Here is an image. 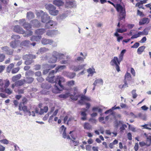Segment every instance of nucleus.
Returning a JSON list of instances; mask_svg holds the SVG:
<instances>
[{
	"label": "nucleus",
	"instance_id": "1",
	"mask_svg": "<svg viewBox=\"0 0 151 151\" xmlns=\"http://www.w3.org/2000/svg\"><path fill=\"white\" fill-rule=\"evenodd\" d=\"M10 85L9 81L7 79L3 80L0 79V90L2 92H5L8 95L11 94L12 91L9 88H7Z\"/></svg>",
	"mask_w": 151,
	"mask_h": 151
},
{
	"label": "nucleus",
	"instance_id": "2",
	"mask_svg": "<svg viewBox=\"0 0 151 151\" xmlns=\"http://www.w3.org/2000/svg\"><path fill=\"white\" fill-rule=\"evenodd\" d=\"M55 76H49L46 78V80L49 82L51 83H55V84L58 83V85L62 88H64V86L61 84L62 83L64 82L65 81V79L60 76H58L55 78Z\"/></svg>",
	"mask_w": 151,
	"mask_h": 151
},
{
	"label": "nucleus",
	"instance_id": "3",
	"mask_svg": "<svg viewBox=\"0 0 151 151\" xmlns=\"http://www.w3.org/2000/svg\"><path fill=\"white\" fill-rule=\"evenodd\" d=\"M115 8L117 12L119 13V20H123L125 21L126 12L124 7L122 6L120 4H116Z\"/></svg>",
	"mask_w": 151,
	"mask_h": 151
},
{
	"label": "nucleus",
	"instance_id": "4",
	"mask_svg": "<svg viewBox=\"0 0 151 151\" xmlns=\"http://www.w3.org/2000/svg\"><path fill=\"white\" fill-rule=\"evenodd\" d=\"M74 92L73 94H70V93H67L65 94H60L59 96V97L60 98H63L66 99L69 96H70V98L73 100L76 101L78 99V95H75L78 91V89L77 87H74Z\"/></svg>",
	"mask_w": 151,
	"mask_h": 151
},
{
	"label": "nucleus",
	"instance_id": "5",
	"mask_svg": "<svg viewBox=\"0 0 151 151\" xmlns=\"http://www.w3.org/2000/svg\"><path fill=\"white\" fill-rule=\"evenodd\" d=\"M36 56L35 55L31 54H26L23 55L22 58L23 60H25L24 64L26 65H29L33 62V59H35Z\"/></svg>",
	"mask_w": 151,
	"mask_h": 151
},
{
	"label": "nucleus",
	"instance_id": "6",
	"mask_svg": "<svg viewBox=\"0 0 151 151\" xmlns=\"http://www.w3.org/2000/svg\"><path fill=\"white\" fill-rule=\"evenodd\" d=\"M22 26L25 29L28 31L27 32V33H26V35H24V37L31 36L32 35L33 32L30 30L32 28V25L30 23L25 22L23 24Z\"/></svg>",
	"mask_w": 151,
	"mask_h": 151
},
{
	"label": "nucleus",
	"instance_id": "7",
	"mask_svg": "<svg viewBox=\"0 0 151 151\" xmlns=\"http://www.w3.org/2000/svg\"><path fill=\"white\" fill-rule=\"evenodd\" d=\"M110 63L112 66L115 65L116 66V69L118 72L120 71V68L119 66V65L120 64V62L117 57H114V58L111 60Z\"/></svg>",
	"mask_w": 151,
	"mask_h": 151
},
{
	"label": "nucleus",
	"instance_id": "8",
	"mask_svg": "<svg viewBox=\"0 0 151 151\" xmlns=\"http://www.w3.org/2000/svg\"><path fill=\"white\" fill-rule=\"evenodd\" d=\"M33 71L32 70H29L27 71L25 73V76L26 77V82L27 83H32L34 81V78L29 76L30 75L33 74Z\"/></svg>",
	"mask_w": 151,
	"mask_h": 151
},
{
	"label": "nucleus",
	"instance_id": "9",
	"mask_svg": "<svg viewBox=\"0 0 151 151\" xmlns=\"http://www.w3.org/2000/svg\"><path fill=\"white\" fill-rule=\"evenodd\" d=\"M19 109L20 111H23L26 115L30 116L31 112L28 109L27 106H22V103H20L19 105Z\"/></svg>",
	"mask_w": 151,
	"mask_h": 151
},
{
	"label": "nucleus",
	"instance_id": "10",
	"mask_svg": "<svg viewBox=\"0 0 151 151\" xmlns=\"http://www.w3.org/2000/svg\"><path fill=\"white\" fill-rule=\"evenodd\" d=\"M26 83L24 79H22L15 82L14 83L12 84L11 87L14 89L15 86L18 87L23 85Z\"/></svg>",
	"mask_w": 151,
	"mask_h": 151
},
{
	"label": "nucleus",
	"instance_id": "11",
	"mask_svg": "<svg viewBox=\"0 0 151 151\" xmlns=\"http://www.w3.org/2000/svg\"><path fill=\"white\" fill-rule=\"evenodd\" d=\"M1 49L3 52H5L7 55H12L13 54V50L10 49L8 46H5L2 47Z\"/></svg>",
	"mask_w": 151,
	"mask_h": 151
},
{
	"label": "nucleus",
	"instance_id": "12",
	"mask_svg": "<svg viewBox=\"0 0 151 151\" xmlns=\"http://www.w3.org/2000/svg\"><path fill=\"white\" fill-rule=\"evenodd\" d=\"M13 31L16 32L21 34H24L25 33V31L22 28L18 25L14 26Z\"/></svg>",
	"mask_w": 151,
	"mask_h": 151
},
{
	"label": "nucleus",
	"instance_id": "13",
	"mask_svg": "<svg viewBox=\"0 0 151 151\" xmlns=\"http://www.w3.org/2000/svg\"><path fill=\"white\" fill-rule=\"evenodd\" d=\"M56 25L55 22L53 21L50 20L47 22L46 23L45 27L46 29H52L54 28Z\"/></svg>",
	"mask_w": 151,
	"mask_h": 151
},
{
	"label": "nucleus",
	"instance_id": "14",
	"mask_svg": "<svg viewBox=\"0 0 151 151\" xmlns=\"http://www.w3.org/2000/svg\"><path fill=\"white\" fill-rule=\"evenodd\" d=\"M41 21L43 23H47L50 19V17L47 14L44 13L41 17Z\"/></svg>",
	"mask_w": 151,
	"mask_h": 151
},
{
	"label": "nucleus",
	"instance_id": "15",
	"mask_svg": "<svg viewBox=\"0 0 151 151\" xmlns=\"http://www.w3.org/2000/svg\"><path fill=\"white\" fill-rule=\"evenodd\" d=\"M127 29L126 28H125L124 26L122 27V28H117L116 29V32L114 33V35L115 36H118L119 35L118 33H122L127 32Z\"/></svg>",
	"mask_w": 151,
	"mask_h": 151
},
{
	"label": "nucleus",
	"instance_id": "16",
	"mask_svg": "<svg viewBox=\"0 0 151 151\" xmlns=\"http://www.w3.org/2000/svg\"><path fill=\"white\" fill-rule=\"evenodd\" d=\"M82 109L84 111L81 112V115L82 116L81 119L82 121H86L87 119V114L86 113L87 109L85 108H82Z\"/></svg>",
	"mask_w": 151,
	"mask_h": 151
},
{
	"label": "nucleus",
	"instance_id": "17",
	"mask_svg": "<svg viewBox=\"0 0 151 151\" xmlns=\"http://www.w3.org/2000/svg\"><path fill=\"white\" fill-rule=\"evenodd\" d=\"M132 78V77L130 74L127 72L126 73L124 76V83L127 85V87H128L127 85V81H129L131 80Z\"/></svg>",
	"mask_w": 151,
	"mask_h": 151
},
{
	"label": "nucleus",
	"instance_id": "18",
	"mask_svg": "<svg viewBox=\"0 0 151 151\" xmlns=\"http://www.w3.org/2000/svg\"><path fill=\"white\" fill-rule=\"evenodd\" d=\"M85 65H79L78 66L73 65L71 67L72 69L75 71H77L83 69Z\"/></svg>",
	"mask_w": 151,
	"mask_h": 151
},
{
	"label": "nucleus",
	"instance_id": "19",
	"mask_svg": "<svg viewBox=\"0 0 151 151\" xmlns=\"http://www.w3.org/2000/svg\"><path fill=\"white\" fill-rule=\"evenodd\" d=\"M41 42L42 44L45 45L48 44H51L53 42V41L51 40L43 38Z\"/></svg>",
	"mask_w": 151,
	"mask_h": 151
},
{
	"label": "nucleus",
	"instance_id": "20",
	"mask_svg": "<svg viewBox=\"0 0 151 151\" xmlns=\"http://www.w3.org/2000/svg\"><path fill=\"white\" fill-rule=\"evenodd\" d=\"M45 6L46 8L49 10V13H50V11H52L55 9H56L55 7L53 5L50 4H46Z\"/></svg>",
	"mask_w": 151,
	"mask_h": 151
},
{
	"label": "nucleus",
	"instance_id": "21",
	"mask_svg": "<svg viewBox=\"0 0 151 151\" xmlns=\"http://www.w3.org/2000/svg\"><path fill=\"white\" fill-rule=\"evenodd\" d=\"M83 127L85 129L90 130L92 129V126L88 123L85 122L83 125Z\"/></svg>",
	"mask_w": 151,
	"mask_h": 151
},
{
	"label": "nucleus",
	"instance_id": "22",
	"mask_svg": "<svg viewBox=\"0 0 151 151\" xmlns=\"http://www.w3.org/2000/svg\"><path fill=\"white\" fill-rule=\"evenodd\" d=\"M53 3L58 6H62L64 4V2L61 0H55L53 1Z\"/></svg>",
	"mask_w": 151,
	"mask_h": 151
},
{
	"label": "nucleus",
	"instance_id": "23",
	"mask_svg": "<svg viewBox=\"0 0 151 151\" xmlns=\"http://www.w3.org/2000/svg\"><path fill=\"white\" fill-rule=\"evenodd\" d=\"M42 38L41 36V35L38 36H32L30 38V40L32 41H39Z\"/></svg>",
	"mask_w": 151,
	"mask_h": 151
},
{
	"label": "nucleus",
	"instance_id": "24",
	"mask_svg": "<svg viewBox=\"0 0 151 151\" xmlns=\"http://www.w3.org/2000/svg\"><path fill=\"white\" fill-rule=\"evenodd\" d=\"M21 77V75L19 74L13 76L12 78V81L15 82L19 79Z\"/></svg>",
	"mask_w": 151,
	"mask_h": 151
},
{
	"label": "nucleus",
	"instance_id": "25",
	"mask_svg": "<svg viewBox=\"0 0 151 151\" xmlns=\"http://www.w3.org/2000/svg\"><path fill=\"white\" fill-rule=\"evenodd\" d=\"M45 30L44 29H38L36 30L35 33L38 35H42L44 33Z\"/></svg>",
	"mask_w": 151,
	"mask_h": 151
},
{
	"label": "nucleus",
	"instance_id": "26",
	"mask_svg": "<svg viewBox=\"0 0 151 151\" xmlns=\"http://www.w3.org/2000/svg\"><path fill=\"white\" fill-rule=\"evenodd\" d=\"M20 46H28L30 45V41L29 40H25L23 41L20 44Z\"/></svg>",
	"mask_w": 151,
	"mask_h": 151
},
{
	"label": "nucleus",
	"instance_id": "27",
	"mask_svg": "<svg viewBox=\"0 0 151 151\" xmlns=\"http://www.w3.org/2000/svg\"><path fill=\"white\" fill-rule=\"evenodd\" d=\"M149 22L148 19L147 18H144L139 22V24L140 25L144 24Z\"/></svg>",
	"mask_w": 151,
	"mask_h": 151
},
{
	"label": "nucleus",
	"instance_id": "28",
	"mask_svg": "<svg viewBox=\"0 0 151 151\" xmlns=\"http://www.w3.org/2000/svg\"><path fill=\"white\" fill-rule=\"evenodd\" d=\"M42 88L46 89H49L51 87V84H50L42 83L41 84Z\"/></svg>",
	"mask_w": 151,
	"mask_h": 151
},
{
	"label": "nucleus",
	"instance_id": "29",
	"mask_svg": "<svg viewBox=\"0 0 151 151\" xmlns=\"http://www.w3.org/2000/svg\"><path fill=\"white\" fill-rule=\"evenodd\" d=\"M48 107L47 106H44L43 109H41L40 111V114H42L44 113H46L48 111Z\"/></svg>",
	"mask_w": 151,
	"mask_h": 151
},
{
	"label": "nucleus",
	"instance_id": "30",
	"mask_svg": "<svg viewBox=\"0 0 151 151\" xmlns=\"http://www.w3.org/2000/svg\"><path fill=\"white\" fill-rule=\"evenodd\" d=\"M14 66V64L13 63H11L9 65L7 68V71L9 73H10L12 71V69L13 68Z\"/></svg>",
	"mask_w": 151,
	"mask_h": 151
},
{
	"label": "nucleus",
	"instance_id": "31",
	"mask_svg": "<svg viewBox=\"0 0 151 151\" xmlns=\"http://www.w3.org/2000/svg\"><path fill=\"white\" fill-rule=\"evenodd\" d=\"M17 42L16 40L11 42L10 43V46L13 48H16L17 46Z\"/></svg>",
	"mask_w": 151,
	"mask_h": 151
},
{
	"label": "nucleus",
	"instance_id": "32",
	"mask_svg": "<svg viewBox=\"0 0 151 151\" xmlns=\"http://www.w3.org/2000/svg\"><path fill=\"white\" fill-rule=\"evenodd\" d=\"M145 47L144 46H142L139 47L137 49V52L138 54H141L144 51Z\"/></svg>",
	"mask_w": 151,
	"mask_h": 151
},
{
	"label": "nucleus",
	"instance_id": "33",
	"mask_svg": "<svg viewBox=\"0 0 151 151\" xmlns=\"http://www.w3.org/2000/svg\"><path fill=\"white\" fill-rule=\"evenodd\" d=\"M103 83V80L101 78H99L96 79L94 82V83H93V84L95 85H96L97 84H100L102 85Z\"/></svg>",
	"mask_w": 151,
	"mask_h": 151
},
{
	"label": "nucleus",
	"instance_id": "34",
	"mask_svg": "<svg viewBox=\"0 0 151 151\" xmlns=\"http://www.w3.org/2000/svg\"><path fill=\"white\" fill-rule=\"evenodd\" d=\"M52 91L53 93H59L60 91V90L56 85L54 86V88L52 89Z\"/></svg>",
	"mask_w": 151,
	"mask_h": 151
},
{
	"label": "nucleus",
	"instance_id": "35",
	"mask_svg": "<svg viewBox=\"0 0 151 151\" xmlns=\"http://www.w3.org/2000/svg\"><path fill=\"white\" fill-rule=\"evenodd\" d=\"M57 60V57L53 56L50 58L49 62L51 63H55L56 62Z\"/></svg>",
	"mask_w": 151,
	"mask_h": 151
},
{
	"label": "nucleus",
	"instance_id": "36",
	"mask_svg": "<svg viewBox=\"0 0 151 151\" xmlns=\"http://www.w3.org/2000/svg\"><path fill=\"white\" fill-rule=\"evenodd\" d=\"M20 69V68L19 67L14 68L12 70L11 73L12 74L16 73Z\"/></svg>",
	"mask_w": 151,
	"mask_h": 151
},
{
	"label": "nucleus",
	"instance_id": "37",
	"mask_svg": "<svg viewBox=\"0 0 151 151\" xmlns=\"http://www.w3.org/2000/svg\"><path fill=\"white\" fill-rule=\"evenodd\" d=\"M34 17V15L32 12H27V17L28 19H31Z\"/></svg>",
	"mask_w": 151,
	"mask_h": 151
},
{
	"label": "nucleus",
	"instance_id": "38",
	"mask_svg": "<svg viewBox=\"0 0 151 151\" xmlns=\"http://www.w3.org/2000/svg\"><path fill=\"white\" fill-rule=\"evenodd\" d=\"M59 13V11L58 10H56V9H55L53 11H50V14L52 15L56 16Z\"/></svg>",
	"mask_w": 151,
	"mask_h": 151
},
{
	"label": "nucleus",
	"instance_id": "39",
	"mask_svg": "<svg viewBox=\"0 0 151 151\" xmlns=\"http://www.w3.org/2000/svg\"><path fill=\"white\" fill-rule=\"evenodd\" d=\"M65 68V65H60L59 66L55 68L56 72L59 71L60 70L64 69Z\"/></svg>",
	"mask_w": 151,
	"mask_h": 151
},
{
	"label": "nucleus",
	"instance_id": "40",
	"mask_svg": "<svg viewBox=\"0 0 151 151\" xmlns=\"http://www.w3.org/2000/svg\"><path fill=\"white\" fill-rule=\"evenodd\" d=\"M75 84V81L73 80L68 81L66 82V85L68 86H73Z\"/></svg>",
	"mask_w": 151,
	"mask_h": 151
},
{
	"label": "nucleus",
	"instance_id": "41",
	"mask_svg": "<svg viewBox=\"0 0 151 151\" xmlns=\"http://www.w3.org/2000/svg\"><path fill=\"white\" fill-rule=\"evenodd\" d=\"M63 137L64 138H67L68 139H70V136L69 135H67L66 134L65 129L64 130V131L63 134Z\"/></svg>",
	"mask_w": 151,
	"mask_h": 151
},
{
	"label": "nucleus",
	"instance_id": "42",
	"mask_svg": "<svg viewBox=\"0 0 151 151\" xmlns=\"http://www.w3.org/2000/svg\"><path fill=\"white\" fill-rule=\"evenodd\" d=\"M146 143L148 144V146H150L151 144V135H149L147 137L146 139Z\"/></svg>",
	"mask_w": 151,
	"mask_h": 151
},
{
	"label": "nucleus",
	"instance_id": "43",
	"mask_svg": "<svg viewBox=\"0 0 151 151\" xmlns=\"http://www.w3.org/2000/svg\"><path fill=\"white\" fill-rule=\"evenodd\" d=\"M106 133L108 135H111V133H112L114 134L113 136H112V137H116V136L117 134V133L116 132H112L111 133L109 130H107L106 131Z\"/></svg>",
	"mask_w": 151,
	"mask_h": 151
},
{
	"label": "nucleus",
	"instance_id": "44",
	"mask_svg": "<svg viewBox=\"0 0 151 151\" xmlns=\"http://www.w3.org/2000/svg\"><path fill=\"white\" fill-rule=\"evenodd\" d=\"M147 126H149L150 127H151V123L149 124H145L144 125H142L141 127H143L144 128L146 129L149 130H151V128H149L147 127Z\"/></svg>",
	"mask_w": 151,
	"mask_h": 151
},
{
	"label": "nucleus",
	"instance_id": "45",
	"mask_svg": "<svg viewBox=\"0 0 151 151\" xmlns=\"http://www.w3.org/2000/svg\"><path fill=\"white\" fill-rule=\"evenodd\" d=\"M81 100H86L87 101H90V99L88 97H86V96L84 95H83L81 96Z\"/></svg>",
	"mask_w": 151,
	"mask_h": 151
},
{
	"label": "nucleus",
	"instance_id": "46",
	"mask_svg": "<svg viewBox=\"0 0 151 151\" xmlns=\"http://www.w3.org/2000/svg\"><path fill=\"white\" fill-rule=\"evenodd\" d=\"M49 50L48 48L45 47L41 48L40 49V52L41 53H42L45 52Z\"/></svg>",
	"mask_w": 151,
	"mask_h": 151
},
{
	"label": "nucleus",
	"instance_id": "47",
	"mask_svg": "<svg viewBox=\"0 0 151 151\" xmlns=\"http://www.w3.org/2000/svg\"><path fill=\"white\" fill-rule=\"evenodd\" d=\"M87 72L90 74H93L94 73H95V69H92L91 68H89L87 70Z\"/></svg>",
	"mask_w": 151,
	"mask_h": 151
},
{
	"label": "nucleus",
	"instance_id": "48",
	"mask_svg": "<svg viewBox=\"0 0 151 151\" xmlns=\"http://www.w3.org/2000/svg\"><path fill=\"white\" fill-rule=\"evenodd\" d=\"M54 30H50L48 31L47 32V35L49 36H52L54 35Z\"/></svg>",
	"mask_w": 151,
	"mask_h": 151
},
{
	"label": "nucleus",
	"instance_id": "49",
	"mask_svg": "<svg viewBox=\"0 0 151 151\" xmlns=\"http://www.w3.org/2000/svg\"><path fill=\"white\" fill-rule=\"evenodd\" d=\"M5 58V55L3 54H0V62H3Z\"/></svg>",
	"mask_w": 151,
	"mask_h": 151
},
{
	"label": "nucleus",
	"instance_id": "50",
	"mask_svg": "<svg viewBox=\"0 0 151 151\" xmlns=\"http://www.w3.org/2000/svg\"><path fill=\"white\" fill-rule=\"evenodd\" d=\"M136 6L138 7L139 8H142L143 9H144V8L143 7V5L142 4V3H141L140 2L137 3L136 4Z\"/></svg>",
	"mask_w": 151,
	"mask_h": 151
},
{
	"label": "nucleus",
	"instance_id": "51",
	"mask_svg": "<svg viewBox=\"0 0 151 151\" xmlns=\"http://www.w3.org/2000/svg\"><path fill=\"white\" fill-rule=\"evenodd\" d=\"M76 76V74L73 73H70L68 75V77L70 79L73 78Z\"/></svg>",
	"mask_w": 151,
	"mask_h": 151
},
{
	"label": "nucleus",
	"instance_id": "52",
	"mask_svg": "<svg viewBox=\"0 0 151 151\" xmlns=\"http://www.w3.org/2000/svg\"><path fill=\"white\" fill-rule=\"evenodd\" d=\"M0 142L4 144L7 145L9 143V141L6 139H3L0 140Z\"/></svg>",
	"mask_w": 151,
	"mask_h": 151
},
{
	"label": "nucleus",
	"instance_id": "53",
	"mask_svg": "<svg viewBox=\"0 0 151 151\" xmlns=\"http://www.w3.org/2000/svg\"><path fill=\"white\" fill-rule=\"evenodd\" d=\"M20 37L19 35H13L11 37L12 39H14L15 40L19 39Z\"/></svg>",
	"mask_w": 151,
	"mask_h": 151
},
{
	"label": "nucleus",
	"instance_id": "54",
	"mask_svg": "<svg viewBox=\"0 0 151 151\" xmlns=\"http://www.w3.org/2000/svg\"><path fill=\"white\" fill-rule=\"evenodd\" d=\"M17 92L19 94L24 93V88H21L20 87H18L17 89Z\"/></svg>",
	"mask_w": 151,
	"mask_h": 151
},
{
	"label": "nucleus",
	"instance_id": "55",
	"mask_svg": "<svg viewBox=\"0 0 151 151\" xmlns=\"http://www.w3.org/2000/svg\"><path fill=\"white\" fill-rule=\"evenodd\" d=\"M66 5H68L69 7H73L74 6V4L73 1L67 2H66Z\"/></svg>",
	"mask_w": 151,
	"mask_h": 151
},
{
	"label": "nucleus",
	"instance_id": "56",
	"mask_svg": "<svg viewBox=\"0 0 151 151\" xmlns=\"http://www.w3.org/2000/svg\"><path fill=\"white\" fill-rule=\"evenodd\" d=\"M139 144L140 146L141 147H142L145 146H148V144L146 142L145 143V142L143 141L139 142Z\"/></svg>",
	"mask_w": 151,
	"mask_h": 151
},
{
	"label": "nucleus",
	"instance_id": "57",
	"mask_svg": "<svg viewBox=\"0 0 151 151\" xmlns=\"http://www.w3.org/2000/svg\"><path fill=\"white\" fill-rule=\"evenodd\" d=\"M139 45V42H137L135 43L134 44L131 46V48H137Z\"/></svg>",
	"mask_w": 151,
	"mask_h": 151
},
{
	"label": "nucleus",
	"instance_id": "58",
	"mask_svg": "<svg viewBox=\"0 0 151 151\" xmlns=\"http://www.w3.org/2000/svg\"><path fill=\"white\" fill-rule=\"evenodd\" d=\"M27 99L26 98L24 97L22 99V102L20 103H22V104H23L24 105L27 103Z\"/></svg>",
	"mask_w": 151,
	"mask_h": 151
},
{
	"label": "nucleus",
	"instance_id": "59",
	"mask_svg": "<svg viewBox=\"0 0 151 151\" xmlns=\"http://www.w3.org/2000/svg\"><path fill=\"white\" fill-rule=\"evenodd\" d=\"M120 106L122 108H126L128 109V107L127 106L123 103H121L120 104Z\"/></svg>",
	"mask_w": 151,
	"mask_h": 151
},
{
	"label": "nucleus",
	"instance_id": "60",
	"mask_svg": "<svg viewBox=\"0 0 151 151\" xmlns=\"http://www.w3.org/2000/svg\"><path fill=\"white\" fill-rule=\"evenodd\" d=\"M134 149L135 151H137L139 149V145L138 142L135 143L134 147Z\"/></svg>",
	"mask_w": 151,
	"mask_h": 151
},
{
	"label": "nucleus",
	"instance_id": "61",
	"mask_svg": "<svg viewBox=\"0 0 151 151\" xmlns=\"http://www.w3.org/2000/svg\"><path fill=\"white\" fill-rule=\"evenodd\" d=\"M85 58H82L81 57H78L76 59V61H83L84 59H85Z\"/></svg>",
	"mask_w": 151,
	"mask_h": 151
},
{
	"label": "nucleus",
	"instance_id": "62",
	"mask_svg": "<svg viewBox=\"0 0 151 151\" xmlns=\"http://www.w3.org/2000/svg\"><path fill=\"white\" fill-rule=\"evenodd\" d=\"M127 136L129 140H132V135L131 133L129 132L127 134Z\"/></svg>",
	"mask_w": 151,
	"mask_h": 151
},
{
	"label": "nucleus",
	"instance_id": "63",
	"mask_svg": "<svg viewBox=\"0 0 151 151\" xmlns=\"http://www.w3.org/2000/svg\"><path fill=\"white\" fill-rule=\"evenodd\" d=\"M41 68V66L39 65H37L35 66V70H39Z\"/></svg>",
	"mask_w": 151,
	"mask_h": 151
},
{
	"label": "nucleus",
	"instance_id": "64",
	"mask_svg": "<svg viewBox=\"0 0 151 151\" xmlns=\"http://www.w3.org/2000/svg\"><path fill=\"white\" fill-rule=\"evenodd\" d=\"M89 121L93 123H96L97 121L96 119L93 118H90L89 120Z\"/></svg>",
	"mask_w": 151,
	"mask_h": 151
}]
</instances>
